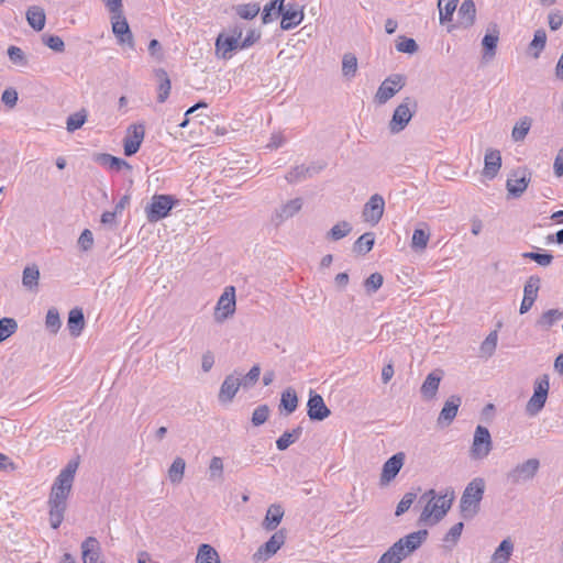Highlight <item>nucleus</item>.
I'll return each mask as SVG.
<instances>
[{"label":"nucleus","instance_id":"f257e3e1","mask_svg":"<svg viewBox=\"0 0 563 563\" xmlns=\"http://www.w3.org/2000/svg\"><path fill=\"white\" fill-rule=\"evenodd\" d=\"M78 462L69 461L55 478L48 497L49 525L53 529L59 528L64 520L67 499L70 494Z\"/></svg>","mask_w":563,"mask_h":563},{"label":"nucleus","instance_id":"f03ea898","mask_svg":"<svg viewBox=\"0 0 563 563\" xmlns=\"http://www.w3.org/2000/svg\"><path fill=\"white\" fill-rule=\"evenodd\" d=\"M427 537L428 531L422 529L400 538L379 558L377 563H401L422 545Z\"/></svg>","mask_w":563,"mask_h":563},{"label":"nucleus","instance_id":"7ed1b4c3","mask_svg":"<svg viewBox=\"0 0 563 563\" xmlns=\"http://www.w3.org/2000/svg\"><path fill=\"white\" fill-rule=\"evenodd\" d=\"M484 492L485 481L482 477H475L467 484L460 500V511L464 519H472L477 515Z\"/></svg>","mask_w":563,"mask_h":563},{"label":"nucleus","instance_id":"20e7f679","mask_svg":"<svg viewBox=\"0 0 563 563\" xmlns=\"http://www.w3.org/2000/svg\"><path fill=\"white\" fill-rule=\"evenodd\" d=\"M550 389L548 375H542L534 380L533 395L526 405V413L536 417L544 408Z\"/></svg>","mask_w":563,"mask_h":563},{"label":"nucleus","instance_id":"39448f33","mask_svg":"<svg viewBox=\"0 0 563 563\" xmlns=\"http://www.w3.org/2000/svg\"><path fill=\"white\" fill-rule=\"evenodd\" d=\"M177 202L178 200L170 195H154L145 208L147 221L155 223L166 218Z\"/></svg>","mask_w":563,"mask_h":563},{"label":"nucleus","instance_id":"423d86ee","mask_svg":"<svg viewBox=\"0 0 563 563\" xmlns=\"http://www.w3.org/2000/svg\"><path fill=\"white\" fill-rule=\"evenodd\" d=\"M426 495H432V498L423 508L420 516V521H427L433 517L434 521L437 522L441 520L450 510L453 500V492L451 493L450 498H448L446 495L435 498L433 489H430Z\"/></svg>","mask_w":563,"mask_h":563},{"label":"nucleus","instance_id":"0eeeda50","mask_svg":"<svg viewBox=\"0 0 563 563\" xmlns=\"http://www.w3.org/2000/svg\"><path fill=\"white\" fill-rule=\"evenodd\" d=\"M540 462L538 459H529L516 465L506 474V481L512 486L531 481L538 473Z\"/></svg>","mask_w":563,"mask_h":563},{"label":"nucleus","instance_id":"6e6552de","mask_svg":"<svg viewBox=\"0 0 563 563\" xmlns=\"http://www.w3.org/2000/svg\"><path fill=\"white\" fill-rule=\"evenodd\" d=\"M406 85V77L401 74L388 76L378 87L375 95V102L385 104Z\"/></svg>","mask_w":563,"mask_h":563},{"label":"nucleus","instance_id":"1a4fd4ad","mask_svg":"<svg viewBox=\"0 0 563 563\" xmlns=\"http://www.w3.org/2000/svg\"><path fill=\"white\" fill-rule=\"evenodd\" d=\"M493 449L492 437L486 427L477 426L471 446V456L474 460L485 459Z\"/></svg>","mask_w":563,"mask_h":563},{"label":"nucleus","instance_id":"9d476101","mask_svg":"<svg viewBox=\"0 0 563 563\" xmlns=\"http://www.w3.org/2000/svg\"><path fill=\"white\" fill-rule=\"evenodd\" d=\"M235 312V289L233 286L224 288L223 294L220 296L216 308L213 318L218 323L224 322L228 318Z\"/></svg>","mask_w":563,"mask_h":563},{"label":"nucleus","instance_id":"9b49d317","mask_svg":"<svg viewBox=\"0 0 563 563\" xmlns=\"http://www.w3.org/2000/svg\"><path fill=\"white\" fill-rule=\"evenodd\" d=\"M110 21L112 33L117 37L118 44L128 45L131 49H134V36L129 26L124 12L120 13L119 15H110Z\"/></svg>","mask_w":563,"mask_h":563},{"label":"nucleus","instance_id":"f8f14e48","mask_svg":"<svg viewBox=\"0 0 563 563\" xmlns=\"http://www.w3.org/2000/svg\"><path fill=\"white\" fill-rule=\"evenodd\" d=\"M385 210V200L382 195L374 194L369 197L368 201L364 205L362 217L365 222L369 223L371 225H376Z\"/></svg>","mask_w":563,"mask_h":563},{"label":"nucleus","instance_id":"ddd939ff","mask_svg":"<svg viewBox=\"0 0 563 563\" xmlns=\"http://www.w3.org/2000/svg\"><path fill=\"white\" fill-rule=\"evenodd\" d=\"M286 532L284 529L276 531L258 550L254 553L255 561H266L272 558L285 543Z\"/></svg>","mask_w":563,"mask_h":563},{"label":"nucleus","instance_id":"4468645a","mask_svg":"<svg viewBox=\"0 0 563 563\" xmlns=\"http://www.w3.org/2000/svg\"><path fill=\"white\" fill-rule=\"evenodd\" d=\"M411 100L406 98L394 111L389 122V131L393 134L401 132L412 118L413 111L409 108Z\"/></svg>","mask_w":563,"mask_h":563},{"label":"nucleus","instance_id":"2eb2a0df","mask_svg":"<svg viewBox=\"0 0 563 563\" xmlns=\"http://www.w3.org/2000/svg\"><path fill=\"white\" fill-rule=\"evenodd\" d=\"M282 15L280 29L288 31L299 25L303 18L302 7L297 2H288L282 12H277Z\"/></svg>","mask_w":563,"mask_h":563},{"label":"nucleus","instance_id":"dca6fc26","mask_svg":"<svg viewBox=\"0 0 563 563\" xmlns=\"http://www.w3.org/2000/svg\"><path fill=\"white\" fill-rule=\"evenodd\" d=\"M145 136V126L142 123L132 124L128 129V134L123 140L124 154L132 156L141 147V144Z\"/></svg>","mask_w":563,"mask_h":563},{"label":"nucleus","instance_id":"f3484780","mask_svg":"<svg viewBox=\"0 0 563 563\" xmlns=\"http://www.w3.org/2000/svg\"><path fill=\"white\" fill-rule=\"evenodd\" d=\"M530 180V173L526 169L515 170L507 179L506 188L508 194L514 198H519L526 191Z\"/></svg>","mask_w":563,"mask_h":563},{"label":"nucleus","instance_id":"a211bd4d","mask_svg":"<svg viewBox=\"0 0 563 563\" xmlns=\"http://www.w3.org/2000/svg\"><path fill=\"white\" fill-rule=\"evenodd\" d=\"M540 283L541 279L537 275H531L523 287V298L520 305V313H527L531 307L533 306L534 301L538 298V292L540 289Z\"/></svg>","mask_w":563,"mask_h":563},{"label":"nucleus","instance_id":"6ab92c4d","mask_svg":"<svg viewBox=\"0 0 563 563\" xmlns=\"http://www.w3.org/2000/svg\"><path fill=\"white\" fill-rule=\"evenodd\" d=\"M307 407V413L310 420L322 421L331 413L330 409L325 406L323 398L312 390L310 391Z\"/></svg>","mask_w":563,"mask_h":563},{"label":"nucleus","instance_id":"aec40b11","mask_svg":"<svg viewBox=\"0 0 563 563\" xmlns=\"http://www.w3.org/2000/svg\"><path fill=\"white\" fill-rule=\"evenodd\" d=\"M404 461L405 454L399 452L394 454L384 463L380 474V485H387L398 475L404 465Z\"/></svg>","mask_w":563,"mask_h":563},{"label":"nucleus","instance_id":"412c9836","mask_svg":"<svg viewBox=\"0 0 563 563\" xmlns=\"http://www.w3.org/2000/svg\"><path fill=\"white\" fill-rule=\"evenodd\" d=\"M81 553L84 563H106L100 542L95 537H88L82 541Z\"/></svg>","mask_w":563,"mask_h":563},{"label":"nucleus","instance_id":"4be33fe9","mask_svg":"<svg viewBox=\"0 0 563 563\" xmlns=\"http://www.w3.org/2000/svg\"><path fill=\"white\" fill-rule=\"evenodd\" d=\"M499 41V27L497 23H489L487 26V33L482 40L483 45V58L490 60L496 55L497 44Z\"/></svg>","mask_w":563,"mask_h":563},{"label":"nucleus","instance_id":"5701e85b","mask_svg":"<svg viewBox=\"0 0 563 563\" xmlns=\"http://www.w3.org/2000/svg\"><path fill=\"white\" fill-rule=\"evenodd\" d=\"M461 397L451 396L444 404L440 415L438 417V424L441 427H448L452 423L454 418L456 417L457 410L461 406Z\"/></svg>","mask_w":563,"mask_h":563},{"label":"nucleus","instance_id":"b1692460","mask_svg":"<svg viewBox=\"0 0 563 563\" xmlns=\"http://www.w3.org/2000/svg\"><path fill=\"white\" fill-rule=\"evenodd\" d=\"M240 376L241 374L239 376L231 374L224 378L219 391V400L221 402L232 401L242 385Z\"/></svg>","mask_w":563,"mask_h":563},{"label":"nucleus","instance_id":"393cba45","mask_svg":"<svg viewBox=\"0 0 563 563\" xmlns=\"http://www.w3.org/2000/svg\"><path fill=\"white\" fill-rule=\"evenodd\" d=\"M322 169V166H305L298 165L292 167L285 176L286 180L289 184H296L302 181L309 177H312L314 174H318Z\"/></svg>","mask_w":563,"mask_h":563},{"label":"nucleus","instance_id":"a878e982","mask_svg":"<svg viewBox=\"0 0 563 563\" xmlns=\"http://www.w3.org/2000/svg\"><path fill=\"white\" fill-rule=\"evenodd\" d=\"M241 42L236 37L224 36L220 34L216 40V51L220 57L227 59L232 56V52L240 49Z\"/></svg>","mask_w":563,"mask_h":563},{"label":"nucleus","instance_id":"bb28decb","mask_svg":"<svg viewBox=\"0 0 563 563\" xmlns=\"http://www.w3.org/2000/svg\"><path fill=\"white\" fill-rule=\"evenodd\" d=\"M284 508L280 504H273L268 507L265 518L263 520V528L266 531L275 530L278 525L282 522L284 517Z\"/></svg>","mask_w":563,"mask_h":563},{"label":"nucleus","instance_id":"cd10ccee","mask_svg":"<svg viewBox=\"0 0 563 563\" xmlns=\"http://www.w3.org/2000/svg\"><path fill=\"white\" fill-rule=\"evenodd\" d=\"M95 161L99 165L107 167L111 170H115V172H120L122 169H128V170L132 169V166L126 161H124L123 158H120V157H115L108 153L98 154L96 156Z\"/></svg>","mask_w":563,"mask_h":563},{"label":"nucleus","instance_id":"c85d7f7f","mask_svg":"<svg viewBox=\"0 0 563 563\" xmlns=\"http://www.w3.org/2000/svg\"><path fill=\"white\" fill-rule=\"evenodd\" d=\"M302 208V199L301 198H295L283 206H280L279 209L275 212V218L278 223L292 218L296 213H298Z\"/></svg>","mask_w":563,"mask_h":563},{"label":"nucleus","instance_id":"c756f323","mask_svg":"<svg viewBox=\"0 0 563 563\" xmlns=\"http://www.w3.org/2000/svg\"><path fill=\"white\" fill-rule=\"evenodd\" d=\"M501 166V155L497 150H488L485 153L484 174L488 178H494Z\"/></svg>","mask_w":563,"mask_h":563},{"label":"nucleus","instance_id":"7c9ffc66","mask_svg":"<svg viewBox=\"0 0 563 563\" xmlns=\"http://www.w3.org/2000/svg\"><path fill=\"white\" fill-rule=\"evenodd\" d=\"M26 21L33 30L42 31L46 22L44 9L38 5H31L26 11Z\"/></svg>","mask_w":563,"mask_h":563},{"label":"nucleus","instance_id":"2f4dec72","mask_svg":"<svg viewBox=\"0 0 563 563\" xmlns=\"http://www.w3.org/2000/svg\"><path fill=\"white\" fill-rule=\"evenodd\" d=\"M514 548V542L510 538L504 539L494 551L492 563H508L512 555Z\"/></svg>","mask_w":563,"mask_h":563},{"label":"nucleus","instance_id":"473e14b6","mask_svg":"<svg viewBox=\"0 0 563 563\" xmlns=\"http://www.w3.org/2000/svg\"><path fill=\"white\" fill-rule=\"evenodd\" d=\"M461 24L464 27H470L475 22L476 8L473 0H464L457 11Z\"/></svg>","mask_w":563,"mask_h":563},{"label":"nucleus","instance_id":"72a5a7b5","mask_svg":"<svg viewBox=\"0 0 563 563\" xmlns=\"http://www.w3.org/2000/svg\"><path fill=\"white\" fill-rule=\"evenodd\" d=\"M67 325L73 336H78L85 327V317L80 308H74L69 311Z\"/></svg>","mask_w":563,"mask_h":563},{"label":"nucleus","instance_id":"f704fd0d","mask_svg":"<svg viewBox=\"0 0 563 563\" xmlns=\"http://www.w3.org/2000/svg\"><path fill=\"white\" fill-rule=\"evenodd\" d=\"M156 77L159 80L158 85V92H157V101L159 103H163L167 100L169 92H170V79L168 77V74L165 69L159 68L155 71Z\"/></svg>","mask_w":563,"mask_h":563},{"label":"nucleus","instance_id":"c9c22d12","mask_svg":"<svg viewBox=\"0 0 563 563\" xmlns=\"http://www.w3.org/2000/svg\"><path fill=\"white\" fill-rule=\"evenodd\" d=\"M196 563H220V558L213 547L203 543L198 548Z\"/></svg>","mask_w":563,"mask_h":563},{"label":"nucleus","instance_id":"e433bc0d","mask_svg":"<svg viewBox=\"0 0 563 563\" xmlns=\"http://www.w3.org/2000/svg\"><path fill=\"white\" fill-rule=\"evenodd\" d=\"M302 433V428L300 426L296 427L291 431L284 432L277 440L276 446L279 451H285L292 443L299 440Z\"/></svg>","mask_w":563,"mask_h":563},{"label":"nucleus","instance_id":"4c0bfd02","mask_svg":"<svg viewBox=\"0 0 563 563\" xmlns=\"http://www.w3.org/2000/svg\"><path fill=\"white\" fill-rule=\"evenodd\" d=\"M40 269L36 265L26 266L23 269L22 284L29 290L36 289L38 286Z\"/></svg>","mask_w":563,"mask_h":563},{"label":"nucleus","instance_id":"58836bf2","mask_svg":"<svg viewBox=\"0 0 563 563\" xmlns=\"http://www.w3.org/2000/svg\"><path fill=\"white\" fill-rule=\"evenodd\" d=\"M441 377L434 373H430L424 379L421 386V394L428 398L432 399L439 389Z\"/></svg>","mask_w":563,"mask_h":563},{"label":"nucleus","instance_id":"ea45409f","mask_svg":"<svg viewBox=\"0 0 563 563\" xmlns=\"http://www.w3.org/2000/svg\"><path fill=\"white\" fill-rule=\"evenodd\" d=\"M236 15L244 20H252L261 11V7L257 2L242 3L233 7Z\"/></svg>","mask_w":563,"mask_h":563},{"label":"nucleus","instance_id":"a19ab883","mask_svg":"<svg viewBox=\"0 0 563 563\" xmlns=\"http://www.w3.org/2000/svg\"><path fill=\"white\" fill-rule=\"evenodd\" d=\"M280 406L286 410L288 415L292 413L297 409L298 397L291 387H288L282 393Z\"/></svg>","mask_w":563,"mask_h":563},{"label":"nucleus","instance_id":"79ce46f5","mask_svg":"<svg viewBox=\"0 0 563 563\" xmlns=\"http://www.w3.org/2000/svg\"><path fill=\"white\" fill-rule=\"evenodd\" d=\"M185 467H186V463H185L184 459L176 457L173 461V463L168 470V477L173 484H178L181 482V479L184 477Z\"/></svg>","mask_w":563,"mask_h":563},{"label":"nucleus","instance_id":"37998d69","mask_svg":"<svg viewBox=\"0 0 563 563\" xmlns=\"http://www.w3.org/2000/svg\"><path fill=\"white\" fill-rule=\"evenodd\" d=\"M375 236L372 232H366L362 234L354 243V251L356 253L366 254L368 253L374 245Z\"/></svg>","mask_w":563,"mask_h":563},{"label":"nucleus","instance_id":"c03bdc74","mask_svg":"<svg viewBox=\"0 0 563 563\" xmlns=\"http://www.w3.org/2000/svg\"><path fill=\"white\" fill-rule=\"evenodd\" d=\"M531 128V119L528 117L522 118L519 122H517L512 129L511 136L514 141L519 142L523 141L529 133Z\"/></svg>","mask_w":563,"mask_h":563},{"label":"nucleus","instance_id":"a18cd8bd","mask_svg":"<svg viewBox=\"0 0 563 563\" xmlns=\"http://www.w3.org/2000/svg\"><path fill=\"white\" fill-rule=\"evenodd\" d=\"M464 528L463 522H457L448 531V533L443 538V542L445 543V548L452 549L456 545L457 541L461 538L462 531Z\"/></svg>","mask_w":563,"mask_h":563},{"label":"nucleus","instance_id":"49530a36","mask_svg":"<svg viewBox=\"0 0 563 563\" xmlns=\"http://www.w3.org/2000/svg\"><path fill=\"white\" fill-rule=\"evenodd\" d=\"M357 70V58L354 54H344L342 58V73L347 78H353Z\"/></svg>","mask_w":563,"mask_h":563},{"label":"nucleus","instance_id":"de8ad7c7","mask_svg":"<svg viewBox=\"0 0 563 563\" xmlns=\"http://www.w3.org/2000/svg\"><path fill=\"white\" fill-rule=\"evenodd\" d=\"M351 231V224L346 221H341L331 228L328 232V238L332 241H339L345 238Z\"/></svg>","mask_w":563,"mask_h":563},{"label":"nucleus","instance_id":"09e8293b","mask_svg":"<svg viewBox=\"0 0 563 563\" xmlns=\"http://www.w3.org/2000/svg\"><path fill=\"white\" fill-rule=\"evenodd\" d=\"M87 120V114L85 110L75 112L67 118L66 129L68 132H75L80 129Z\"/></svg>","mask_w":563,"mask_h":563},{"label":"nucleus","instance_id":"8fccbe9b","mask_svg":"<svg viewBox=\"0 0 563 563\" xmlns=\"http://www.w3.org/2000/svg\"><path fill=\"white\" fill-rule=\"evenodd\" d=\"M46 329L53 334L57 333L60 329L62 321L59 318V312L56 308L48 309L45 318Z\"/></svg>","mask_w":563,"mask_h":563},{"label":"nucleus","instance_id":"3c124183","mask_svg":"<svg viewBox=\"0 0 563 563\" xmlns=\"http://www.w3.org/2000/svg\"><path fill=\"white\" fill-rule=\"evenodd\" d=\"M430 233L422 229H416L411 239V247L413 250H424L428 245Z\"/></svg>","mask_w":563,"mask_h":563},{"label":"nucleus","instance_id":"603ef678","mask_svg":"<svg viewBox=\"0 0 563 563\" xmlns=\"http://www.w3.org/2000/svg\"><path fill=\"white\" fill-rule=\"evenodd\" d=\"M18 329V323L12 318L0 319V343L11 336Z\"/></svg>","mask_w":563,"mask_h":563},{"label":"nucleus","instance_id":"864d4df0","mask_svg":"<svg viewBox=\"0 0 563 563\" xmlns=\"http://www.w3.org/2000/svg\"><path fill=\"white\" fill-rule=\"evenodd\" d=\"M547 43V33L543 29H539L534 32L533 40L530 43V48H536L537 51L533 53L536 58L539 57L540 53L545 47Z\"/></svg>","mask_w":563,"mask_h":563},{"label":"nucleus","instance_id":"5fc2aeb1","mask_svg":"<svg viewBox=\"0 0 563 563\" xmlns=\"http://www.w3.org/2000/svg\"><path fill=\"white\" fill-rule=\"evenodd\" d=\"M563 318V312L559 309H550L542 313L539 324L544 328L552 327L558 320Z\"/></svg>","mask_w":563,"mask_h":563},{"label":"nucleus","instance_id":"6e6d98bb","mask_svg":"<svg viewBox=\"0 0 563 563\" xmlns=\"http://www.w3.org/2000/svg\"><path fill=\"white\" fill-rule=\"evenodd\" d=\"M497 331L490 332L481 344V353L486 356H492L497 346Z\"/></svg>","mask_w":563,"mask_h":563},{"label":"nucleus","instance_id":"4d7b16f0","mask_svg":"<svg viewBox=\"0 0 563 563\" xmlns=\"http://www.w3.org/2000/svg\"><path fill=\"white\" fill-rule=\"evenodd\" d=\"M383 282L382 274L373 273L364 280V287L368 294H374L382 287Z\"/></svg>","mask_w":563,"mask_h":563},{"label":"nucleus","instance_id":"13d9d810","mask_svg":"<svg viewBox=\"0 0 563 563\" xmlns=\"http://www.w3.org/2000/svg\"><path fill=\"white\" fill-rule=\"evenodd\" d=\"M523 258L534 261L540 266H549L553 261V255L550 253L526 252L522 254Z\"/></svg>","mask_w":563,"mask_h":563},{"label":"nucleus","instance_id":"bf43d9fd","mask_svg":"<svg viewBox=\"0 0 563 563\" xmlns=\"http://www.w3.org/2000/svg\"><path fill=\"white\" fill-rule=\"evenodd\" d=\"M43 43L53 49L54 52L62 53L65 49V43L63 38L58 35H43Z\"/></svg>","mask_w":563,"mask_h":563},{"label":"nucleus","instance_id":"052dcab7","mask_svg":"<svg viewBox=\"0 0 563 563\" xmlns=\"http://www.w3.org/2000/svg\"><path fill=\"white\" fill-rule=\"evenodd\" d=\"M456 5H457V3H453V2H443L442 4L438 3L439 15H440L439 18H440V22L442 24L445 23L446 21L452 20L453 13L456 10Z\"/></svg>","mask_w":563,"mask_h":563},{"label":"nucleus","instance_id":"680f3d73","mask_svg":"<svg viewBox=\"0 0 563 563\" xmlns=\"http://www.w3.org/2000/svg\"><path fill=\"white\" fill-rule=\"evenodd\" d=\"M269 416V408L267 405H261L255 408L252 415V423L255 427L262 426L265 423Z\"/></svg>","mask_w":563,"mask_h":563},{"label":"nucleus","instance_id":"e2e57ef3","mask_svg":"<svg viewBox=\"0 0 563 563\" xmlns=\"http://www.w3.org/2000/svg\"><path fill=\"white\" fill-rule=\"evenodd\" d=\"M8 56H9V59L14 65L26 66V64H27V59H26L24 52L18 46H13V45L10 46L8 48Z\"/></svg>","mask_w":563,"mask_h":563},{"label":"nucleus","instance_id":"0e129e2a","mask_svg":"<svg viewBox=\"0 0 563 563\" xmlns=\"http://www.w3.org/2000/svg\"><path fill=\"white\" fill-rule=\"evenodd\" d=\"M418 44L413 38L400 37V41L396 44V49L400 53L415 54L418 52Z\"/></svg>","mask_w":563,"mask_h":563},{"label":"nucleus","instance_id":"69168bd1","mask_svg":"<svg viewBox=\"0 0 563 563\" xmlns=\"http://www.w3.org/2000/svg\"><path fill=\"white\" fill-rule=\"evenodd\" d=\"M416 497H417V495L415 493H411V492L406 493L402 496V498L400 499V501L398 503V505L396 507L395 515L401 516L402 514H405L411 507Z\"/></svg>","mask_w":563,"mask_h":563},{"label":"nucleus","instance_id":"338daca9","mask_svg":"<svg viewBox=\"0 0 563 563\" xmlns=\"http://www.w3.org/2000/svg\"><path fill=\"white\" fill-rule=\"evenodd\" d=\"M260 374H261L260 365L256 364V365L252 366L251 369L249 371V373L241 378V382H242L241 386H243L245 388L252 387L258 380Z\"/></svg>","mask_w":563,"mask_h":563},{"label":"nucleus","instance_id":"774afa93","mask_svg":"<svg viewBox=\"0 0 563 563\" xmlns=\"http://www.w3.org/2000/svg\"><path fill=\"white\" fill-rule=\"evenodd\" d=\"M209 471H210V478H212V479L222 478V475H223L222 459L219 456L212 457L210 461Z\"/></svg>","mask_w":563,"mask_h":563}]
</instances>
